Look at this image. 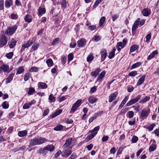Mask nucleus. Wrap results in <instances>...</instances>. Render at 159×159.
Here are the masks:
<instances>
[{"mask_svg": "<svg viewBox=\"0 0 159 159\" xmlns=\"http://www.w3.org/2000/svg\"><path fill=\"white\" fill-rule=\"evenodd\" d=\"M39 46V43H36L34 44L32 47V48L34 50H35L38 48Z\"/></svg>", "mask_w": 159, "mask_h": 159, "instance_id": "obj_51", "label": "nucleus"}, {"mask_svg": "<svg viewBox=\"0 0 159 159\" xmlns=\"http://www.w3.org/2000/svg\"><path fill=\"white\" fill-rule=\"evenodd\" d=\"M72 153V151L71 150H65V152L64 153L63 156H64L66 157H67L69 156H70Z\"/></svg>", "mask_w": 159, "mask_h": 159, "instance_id": "obj_36", "label": "nucleus"}, {"mask_svg": "<svg viewBox=\"0 0 159 159\" xmlns=\"http://www.w3.org/2000/svg\"><path fill=\"white\" fill-rule=\"evenodd\" d=\"M100 54H101V61H103L106 58L107 55V53L105 49H104L100 52Z\"/></svg>", "mask_w": 159, "mask_h": 159, "instance_id": "obj_9", "label": "nucleus"}, {"mask_svg": "<svg viewBox=\"0 0 159 159\" xmlns=\"http://www.w3.org/2000/svg\"><path fill=\"white\" fill-rule=\"evenodd\" d=\"M101 71V70L99 68H97L95 69L93 72H92L91 73V75L95 77H96L97 75L99 74V72Z\"/></svg>", "mask_w": 159, "mask_h": 159, "instance_id": "obj_21", "label": "nucleus"}, {"mask_svg": "<svg viewBox=\"0 0 159 159\" xmlns=\"http://www.w3.org/2000/svg\"><path fill=\"white\" fill-rule=\"evenodd\" d=\"M81 102L82 100L81 99L78 100L72 107L70 111V113H73L75 112L77 108L81 105Z\"/></svg>", "mask_w": 159, "mask_h": 159, "instance_id": "obj_1", "label": "nucleus"}, {"mask_svg": "<svg viewBox=\"0 0 159 159\" xmlns=\"http://www.w3.org/2000/svg\"><path fill=\"white\" fill-rule=\"evenodd\" d=\"M39 88L41 89H45L48 87L47 85L44 83L39 82L38 83Z\"/></svg>", "mask_w": 159, "mask_h": 159, "instance_id": "obj_19", "label": "nucleus"}, {"mask_svg": "<svg viewBox=\"0 0 159 159\" xmlns=\"http://www.w3.org/2000/svg\"><path fill=\"white\" fill-rule=\"evenodd\" d=\"M24 20L25 22L30 23L32 21V16L29 14H27L25 17Z\"/></svg>", "mask_w": 159, "mask_h": 159, "instance_id": "obj_22", "label": "nucleus"}, {"mask_svg": "<svg viewBox=\"0 0 159 159\" xmlns=\"http://www.w3.org/2000/svg\"><path fill=\"white\" fill-rule=\"evenodd\" d=\"M61 63L64 65L66 62V57L65 56H62L61 58Z\"/></svg>", "mask_w": 159, "mask_h": 159, "instance_id": "obj_47", "label": "nucleus"}, {"mask_svg": "<svg viewBox=\"0 0 159 159\" xmlns=\"http://www.w3.org/2000/svg\"><path fill=\"white\" fill-rule=\"evenodd\" d=\"M33 43V42L32 41L29 40H28L27 43L23 44L22 46V49H24L25 48H28L30 47Z\"/></svg>", "mask_w": 159, "mask_h": 159, "instance_id": "obj_17", "label": "nucleus"}, {"mask_svg": "<svg viewBox=\"0 0 159 159\" xmlns=\"http://www.w3.org/2000/svg\"><path fill=\"white\" fill-rule=\"evenodd\" d=\"M138 138L136 136H134L132 138V141L133 143H136L138 140Z\"/></svg>", "mask_w": 159, "mask_h": 159, "instance_id": "obj_57", "label": "nucleus"}, {"mask_svg": "<svg viewBox=\"0 0 159 159\" xmlns=\"http://www.w3.org/2000/svg\"><path fill=\"white\" fill-rule=\"evenodd\" d=\"M142 64L141 62H139L133 64L131 66V69H133L139 67Z\"/></svg>", "mask_w": 159, "mask_h": 159, "instance_id": "obj_37", "label": "nucleus"}, {"mask_svg": "<svg viewBox=\"0 0 159 159\" xmlns=\"http://www.w3.org/2000/svg\"><path fill=\"white\" fill-rule=\"evenodd\" d=\"M145 77L146 75H145L142 76L137 82V86H139L142 84L144 82Z\"/></svg>", "mask_w": 159, "mask_h": 159, "instance_id": "obj_18", "label": "nucleus"}, {"mask_svg": "<svg viewBox=\"0 0 159 159\" xmlns=\"http://www.w3.org/2000/svg\"><path fill=\"white\" fill-rule=\"evenodd\" d=\"M62 112V110L61 109L55 112L52 115L51 117L52 118H54L57 116L60 115Z\"/></svg>", "mask_w": 159, "mask_h": 159, "instance_id": "obj_29", "label": "nucleus"}, {"mask_svg": "<svg viewBox=\"0 0 159 159\" xmlns=\"http://www.w3.org/2000/svg\"><path fill=\"white\" fill-rule=\"evenodd\" d=\"M100 127L98 126L95 127L93 129L90 130V140L92 139L97 134L98 131Z\"/></svg>", "mask_w": 159, "mask_h": 159, "instance_id": "obj_7", "label": "nucleus"}, {"mask_svg": "<svg viewBox=\"0 0 159 159\" xmlns=\"http://www.w3.org/2000/svg\"><path fill=\"white\" fill-rule=\"evenodd\" d=\"M31 75V74L29 72H27L24 75V80L25 81L28 80Z\"/></svg>", "mask_w": 159, "mask_h": 159, "instance_id": "obj_39", "label": "nucleus"}, {"mask_svg": "<svg viewBox=\"0 0 159 159\" xmlns=\"http://www.w3.org/2000/svg\"><path fill=\"white\" fill-rule=\"evenodd\" d=\"M38 70V69L36 67H32L29 69V71H30L32 72H37Z\"/></svg>", "mask_w": 159, "mask_h": 159, "instance_id": "obj_50", "label": "nucleus"}, {"mask_svg": "<svg viewBox=\"0 0 159 159\" xmlns=\"http://www.w3.org/2000/svg\"><path fill=\"white\" fill-rule=\"evenodd\" d=\"M97 88V86H95L91 88L90 89V92L92 93L96 91Z\"/></svg>", "mask_w": 159, "mask_h": 159, "instance_id": "obj_62", "label": "nucleus"}, {"mask_svg": "<svg viewBox=\"0 0 159 159\" xmlns=\"http://www.w3.org/2000/svg\"><path fill=\"white\" fill-rule=\"evenodd\" d=\"M1 69L5 73H8L10 72L9 66L6 64L3 65L1 67Z\"/></svg>", "mask_w": 159, "mask_h": 159, "instance_id": "obj_14", "label": "nucleus"}, {"mask_svg": "<svg viewBox=\"0 0 159 159\" xmlns=\"http://www.w3.org/2000/svg\"><path fill=\"white\" fill-rule=\"evenodd\" d=\"M138 25L135 24H134L133 25L132 28V34L133 35H134L135 33V31L136 29L138 27Z\"/></svg>", "mask_w": 159, "mask_h": 159, "instance_id": "obj_41", "label": "nucleus"}, {"mask_svg": "<svg viewBox=\"0 0 159 159\" xmlns=\"http://www.w3.org/2000/svg\"><path fill=\"white\" fill-rule=\"evenodd\" d=\"M98 99L93 97H90V103L93 104L96 102Z\"/></svg>", "mask_w": 159, "mask_h": 159, "instance_id": "obj_42", "label": "nucleus"}, {"mask_svg": "<svg viewBox=\"0 0 159 159\" xmlns=\"http://www.w3.org/2000/svg\"><path fill=\"white\" fill-rule=\"evenodd\" d=\"M151 37V34L150 33L147 34L146 36V42L148 43Z\"/></svg>", "mask_w": 159, "mask_h": 159, "instance_id": "obj_55", "label": "nucleus"}, {"mask_svg": "<svg viewBox=\"0 0 159 159\" xmlns=\"http://www.w3.org/2000/svg\"><path fill=\"white\" fill-rule=\"evenodd\" d=\"M141 97V96L140 95H138L135 98L132 99L126 103V106H129L136 103L140 100Z\"/></svg>", "mask_w": 159, "mask_h": 159, "instance_id": "obj_5", "label": "nucleus"}, {"mask_svg": "<svg viewBox=\"0 0 159 159\" xmlns=\"http://www.w3.org/2000/svg\"><path fill=\"white\" fill-rule=\"evenodd\" d=\"M158 53V52L157 50L155 51L152 52L150 54L148 57V59L150 60L152 59L155 55L157 54Z\"/></svg>", "mask_w": 159, "mask_h": 159, "instance_id": "obj_32", "label": "nucleus"}, {"mask_svg": "<svg viewBox=\"0 0 159 159\" xmlns=\"http://www.w3.org/2000/svg\"><path fill=\"white\" fill-rule=\"evenodd\" d=\"M30 144L32 146L38 145L37 139L35 138L31 139Z\"/></svg>", "mask_w": 159, "mask_h": 159, "instance_id": "obj_26", "label": "nucleus"}, {"mask_svg": "<svg viewBox=\"0 0 159 159\" xmlns=\"http://www.w3.org/2000/svg\"><path fill=\"white\" fill-rule=\"evenodd\" d=\"M17 28L16 25L10 27L7 30L5 33L7 35H12L15 32Z\"/></svg>", "mask_w": 159, "mask_h": 159, "instance_id": "obj_6", "label": "nucleus"}, {"mask_svg": "<svg viewBox=\"0 0 159 159\" xmlns=\"http://www.w3.org/2000/svg\"><path fill=\"white\" fill-rule=\"evenodd\" d=\"M85 44V41L84 39H82L79 40L77 42V45L79 47H82Z\"/></svg>", "mask_w": 159, "mask_h": 159, "instance_id": "obj_16", "label": "nucleus"}, {"mask_svg": "<svg viewBox=\"0 0 159 159\" xmlns=\"http://www.w3.org/2000/svg\"><path fill=\"white\" fill-rule=\"evenodd\" d=\"M127 42V39H125L123 40L122 42H120L118 43L116 47H120L122 48H123L126 45Z\"/></svg>", "mask_w": 159, "mask_h": 159, "instance_id": "obj_10", "label": "nucleus"}, {"mask_svg": "<svg viewBox=\"0 0 159 159\" xmlns=\"http://www.w3.org/2000/svg\"><path fill=\"white\" fill-rule=\"evenodd\" d=\"M62 8L65 9L67 7V2L66 0H63L61 3Z\"/></svg>", "mask_w": 159, "mask_h": 159, "instance_id": "obj_43", "label": "nucleus"}, {"mask_svg": "<svg viewBox=\"0 0 159 159\" xmlns=\"http://www.w3.org/2000/svg\"><path fill=\"white\" fill-rule=\"evenodd\" d=\"M27 134V131L25 130L19 132L18 133V135L20 137H22L25 136Z\"/></svg>", "mask_w": 159, "mask_h": 159, "instance_id": "obj_33", "label": "nucleus"}, {"mask_svg": "<svg viewBox=\"0 0 159 159\" xmlns=\"http://www.w3.org/2000/svg\"><path fill=\"white\" fill-rule=\"evenodd\" d=\"M13 55V53L12 52H11L7 53L6 55V57L8 59H11Z\"/></svg>", "mask_w": 159, "mask_h": 159, "instance_id": "obj_52", "label": "nucleus"}, {"mask_svg": "<svg viewBox=\"0 0 159 159\" xmlns=\"http://www.w3.org/2000/svg\"><path fill=\"white\" fill-rule=\"evenodd\" d=\"M115 54V53L111 52L109 54L108 57L110 59H111L114 57Z\"/></svg>", "mask_w": 159, "mask_h": 159, "instance_id": "obj_61", "label": "nucleus"}, {"mask_svg": "<svg viewBox=\"0 0 159 159\" xmlns=\"http://www.w3.org/2000/svg\"><path fill=\"white\" fill-rule=\"evenodd\" d=\"M119 15L118 14H114L112 16V20L113 21H115L116 19L118 18Z\"/></svg>", "mask_w": 159, "mask_h": 159, "instance_id": "obj_60", "label": "nucleus"}, {"mask_svg": "<svg viewBox=\"0 0 159 159\" xmlns=\"http://www.w3.org/2000/svg\"><path fill=\"white\" fill-rule=\"evenodd\" d=\"M12 4V1L11 0H6L5 2V7L8 8L11 7Z\"/></svg>", "mask_w": 159, "mask_h": 159, "instance_id": "obj_24", "label": "nucleus"}, {"mask_svg": "<svg viewBox=\"0 0 159 159\" xmlns=\"http://www.w3.org/2000/svg\"><path fill=\"white\" fill-rule=\"evenodd\" d=\"M106 18L104 16L102 17L100 20L99 22V27L102 26L105 21Z\"/></svg>", "mask_w": 159, "mask_h": 159, "instance_id": "obj_31", "label": "nucleus"}, {"mask_svg": "<svg viewBox=\"0 0 159 159\" xmlns=\"http://www.w3.org/2000/svg\"><path fill=\"white\" fill-rule=\"evenodd\" d=\"M59 39L58 38H56L52 43V45H55L57 43L59 42Z\"/></svg>", "mask_w": 159, "mask_h": 159, "instance_id": "obj_54", "label": "nucleus"}, {"mask_svg": "<svg viewBox=\"0 0 159 159\" xmlns=\"http://www.w3.org/2000/svg\"><path fill=\"white\" fill-rule=\"evenodd\" d=\"M105 75V72L104 71H102L98 77L97 81H100L104 77Z\"/></svg>", "mask_w": 159, "mask_h": 159, "instance_id": "obj_20", "label": "nucleus"}, {"mask_svg": "<svg viewBox=\"0 0 159 159\" xmlns=\"http://www.w3.org/2000/svg\"><path fill=\"white\" fill-rule=\"evenodd\" d=\"M150 109H148L147 110L144 109L142 110L141 112L139 118L142 120L146 118L148 116L150 113Z\"/></svg>", "mask_w": 159, "mask_h": 159, "instance_id": "obj_3", "label": "nucleus"}, {"mask_svg": "<svg viewBox=\"0 0 159 159\" xmlns=\"http://www.w3.org/2000/svg\"><path fill=\"white\" fill-rule=\"evenodd\" d=\"M151 12L150 9L148 8H144L143 9L142 11L143 15L145 16H148L151 14Z\"/></svg>", "mask_w": 159, "mask_h": 159, "instance_id": "obj_13", "label": "nucleus"}, {"mask_svg": "<svg viewBox=\"0 0 159 159\" xmlns=\"http://www.w3.org/2000/svg\"><path fill=\"white\" fill-rule=\"evenodd\" d=\"M156 124L154 123L152 124L149 126L147 127V129L149 131L152 130L154 127L155 126Z\"/></svg>", "mask_w": 159, "mask_h": 159, "instance_id": "obj_49", "label": "nucleus"}, {"mask_svg": "<svg viewBox=\"0 0 159 159\" xmlns=\"http://www.w3.org/2000/svg\"><path fill=\"white\" fill-rule=\"evenodd\" d=\"M39 15L42 16L46 12V10L45 8L39 7L38 10Z\"/></svg>", "mask_w": 159, "mask_h": 159, "instance_id": "obj_25", "label": "nucleus"}, {"mask_svg": "<svg viewBox=\"0 0 159 159\" xmlns=\"http://www.w3.org/2000/svg\"><path fill=\"white\" fill-rule=\"evenodd\" d=\"M61 153V151L59 150L55 155L54 158H57Z\"/></svg>", "mask_w": 159, "mask_h": 159, "instance_id": "obj_58", "label": "nucleus"}, {"mask_svg": "<svg viewBox=\"0 0 159 159\" xmlns=\"http://www.w3.org/2000/svg\"><path fill=\"white\" fill-rule=\"evenodd\" d=\"M129 109V108L126 107L121 111V113L122 114H125Z\"/></svg>", "mask_w": 159, "mask_h": 159, "instance_id": "obj_64", "label": "nucleus"}, {"mask_svg": "<svg viewBox=\"0 0 159 159\" xmlns=\"http://www.w3.org/2000/svg\"><path fill=\"white\" fill-rule=\"evenodd\" d=\"M100 37L99 36L96 35L94 37V40L96 42H98L100 40Z\"/></svg>", "mask_w": 159, "mask_h": 159, "instance_id": "obj_63", "label": "nucleus"}, {"mask_svg": "<svg viewBox=\"0 0 159 159\" xmlns=\"http://www.w3.org/2000/svg\"><path fill=\"white\" fill-rule=\"evenodd\" d=\"M8 39L4 34H2L0 37V48L5 46L7 43Z\"/></svg>", "mask_w": 159, "mask_h": 159, "instance_id": "obj_4", "label": "nucleus"}, {"mask_svg": "<svg viewBox=\"0 0 159 159\" xmlns=\"http://www.w3.org/2000/svg\"><path fill=\"white\" fill-rule=\"evenodd\" d=\"M38 145L41 144L45 142L47 140L44 138H40L39 139H37Z\"/></svg>", "mask_w": 159, "mask_h": 159, "instance_id": "obj_28", "label": "nucleus"}, {"mask_svg": "<svg viewBox=\"0 0 159 159\" xmlns=\"http://www.w3.org/2000/svg\"><path fill=\"white\" fill-rule=\"evenodd\" d=\"M156 143L155 140H153L152 145L150 146L149 148V151L150 152H151L156 150Z\"/></svg>", "mask_w": 159, "mask_h": 159, "instance_id": "obj_15", "label": "nucleus"}, {"mask_svg": "<svg viewBox=\"0 0 159 159\" xmlns=\"http://www.w3.org/2000/svg\"><path fill=\"white\" fill-rule=\"evenodd\" d=\"M54 147L52 145H48L44 147L43 149H41L39 150V152L41 153H44L46 151H49L50 152L52 151L54 149Z\"/></svg>", "mask_w": 159, "mask_h": 159, "instance_id": "obj_2", "label": "nucleus"}, {"mask_svg": "<svg viewBox=\"0 0 159 159\" xmlns=\"http://www.w3.org/2000/svg\"><path fill=\"white\" fill-rule=\"evenodd\" d=\"M35 103V100L33 99L29 102L25 104L23 106V108L24 109H29L32 105L34 104Z\"/></svg>", "mask_w": 159, "mask_h": 159, "instance_id": "obj_8", "label": "nucleus"}, {"mask_svg": "<svg viewBox=\"0 0 159 159\" xmlns=\"http://www.w3.org/2000/svg\"><path fill=\"white\" fill-rule=\"evenodd\" d=\"M46 63L48 67H51L53 65V62L51 59H49L47 60Z\"/></svg>", "mask_w": 159, "mask_h": 159, "instance_id": "obj_38", "label": "nucleus"}, {"mask_svg": "<svg viewBox=\"0 0 159 159\" xmlns=\"http://www.w3.org/2000/svg\"><path fill=\"white\" fill-rule=\"evenodd\" d=\"M63 128V126L61 125H59L54 127V129L56 131H60Z\"/></svg>", "mask_w": 159, "mask_h": 159, "instance_id": "obj_44", "label": "nucleus"}, {"mask_svg": "<svg viewBox=\"0 0 159 159\" xmlns=\"http://www.w3.org/2000/svg\"><path fill=\"white\" fill-rule=\"evenodd\" d=\"M14 75V74L13 73H11L7 79L6 83H10L12 80L13 78Z\"/></svg>", "mask_w": 159, "mask_h": 159, "instance_id": "obj_30", "label": "nucleus"}, {"mask_svg": "<svg viewBox=\"0 0 159 159\" xmlns=\"http://www.w3.org/2000/svg\"><path fill=\"white\" fill-rule=\"evenodd\" d=\"M137 74V72L136 71H134L130 72L128 75L130 76H134Z\"/></svg>", "mask_w": 159, "mask_h": 159, "instance_id": "obj_53", "label": "nucleus"}, {"mask_svg": "<svg viewBox=\"0 0 159 159\" xmlns=\"http://www.w3.org/2000/svg\"><path fill=\"white\" fill-rule=\"evenodd\" d=\"M139 46L136 44H134L132 45L130 48V53L138 49Z\"/></svg>", "mask_w": 159, "mask_h": 159, "instance_id": "obj_23", "label": "nucleus"}, {"mask_svg": "<svg viewBox=\"0 0 159 159\" xmlns=\"http://www.w3.org/2000/svg\"><path fill=\"white\" fill-rule=\"evenodd\" d=\"M35 91V90L34 88L33 87H30L28 92V94L29 95H31Z\"/></svg>", "mask_w": 159, "mask_h": 159, "instance_id": "obj_45", "label": "nucleus"}, {"mask_svg": "<svg viewBox=\"0 0 159 159\" xmlns=\"http://www.w3.org/2000/svg\"><path fill=\"white\" fill-rule=\"evenodd\" d=\"M102 0H97L94 3L93 7L94 8H95L101 2Z\"/></svg>", "mask_w": 159, "mask_h": 159, "instance_id": "obj_56", "label": "nucleus"}, {"mask_svg": "<svg viewBox=\"0 0 159 159\" xmlns=\"http://www.w3.org/2000/svg\"><path fill=\"white\" fill-rule=\"evenodd\" d=\"M72 140V139L71 138H69L67 139L65 143L63 146V147L66 148L68 147H69L71 143Z\"/></svg>", "mask_w": 159, "mask_h": 159, "instance_id": "obj_11", "label": "nucleus"}, {"mask_svg": "<svg viewBox=\"0 0 159 159\" xmlns=\"http://www.w3.org/2000/svg\"><path fill=\"white\" fill-rule=\"evenodd\" d=\"M2 105V107L5 109H7L9 107V104L7 101L4 102Z\"/></svg>", "mask_w": 159, "mask_h": 159, "instance_id": "obj_46", "label": "nucleus"}, {"mask_svg": "<svg viewBox=\"0 0 159 159\" xmlns=\"http://www.w3.org/2000/svg\"><path fill=\"white\" fill-rule=\"evenodd\" d=\"M128 116L129 118H132L134 115V112L132 111H130L128 112Z\"/></svg>", "mask_w": 159, "mask_h": 159, "instance_id": "obj_59", "label": "nucleus"}, {"mask_svg": "<svg viewBox=\"0 0 159 159\" xmlns=\"http://www.w3.org/2000/svg\"><path fill=\"white\" fill-rule=\"evenodd\" d=\"M118 95V93L116 92L111 94L109 96V102H111Z\"/></svg>", "mask_w": 159, "mask_h": 159, "instance_id": "obj_12", "label": "nucleus"}, {"mask_svg": "<svg viewBox=\"0 0 159 159\" xmlns=\"http://www.w3.org/2000/svg\"><path fill=\"white\" fill-rule=\"evenodd\" d=\"M150 98L149 96H146L145 98H144L142 100H141L139 101V103L140 104H143L148 101H149Z\"/></svg>", "mask_w": 159, "mask_h": 159, "instance_id": "obj_27", "label": "nucleus"}, {"mask_svg": "<svg viewBox=\"0 0 159 159\" xmlns=\"http://www.w3.org/2000/svg\"><path fill=\"white\" fill-rule=\"evenodd\" d=\"M48 99L50 101V103L52 102H54L55 101V98L52 94H51L49 95Z\"/></svg>", "mask_w": 159, "mask_h": 159, "instance_id": "obj_40", "label": "nucleus"}, {"mask_svg": "<svg viewBox=\"0 0 159 159\" xmlns=\"http://www.w3.org/2000/svg\"><path fill=\"white\" fill-rule=\"evenodd\" d=\"M24 71V68L23 66L18 68L16 73V75L21 74Z\"/></svg>", "mask_w": 159, "mask_h": 159, "instance_id": "obj_35", "label": "nucleus"}, {"mask_svg": "<svg viewBox=\"0 0 159 159\" xmlns=\"http://www.w3.org/2000/svg\"><path fill=\"white\" fill-rule=\"evenodd\" d=\"M16 41L14 39H12L10 42L9 47L10 48H13L16 45Z\"/></svg>", "mask_w": 159, "mask_h": 159, "instance_id": "obj_34", "label": "nucleus"}, {"mask_svg": "<svg viewBox=\"0 0 159 159\" xmlns=\"http://www.w3.org/2000/svg\"><path fill=\"white\" fill-rule=\"evenodd\" d=\"M73 54L72 53H70L69 54L68 56V63L71 60H72L73 58Z\"/></svg>", "mask_w": 159, "mask_h": 159, "instance_id": "obj_48", "label": "nucleus"}]
</instances>
